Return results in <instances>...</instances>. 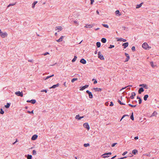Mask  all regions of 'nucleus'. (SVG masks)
<instances>
[{"instance_id":"nucleus-1","label":"nucleus","mask_w":159,"mask_h":159,"mask_svg":"<svg viewBox=\"0 0 159 159\" xmlns=\"http://www.w3.org/2000/svg\"><path fill=\"white\" fill-rule=\"evenodd\" d=\"M143 48L146 50H148L151 48L150 46H149L147 43L145 42L143 43L142 45Z\"/></svg>"},{"instance_id":"nucleus-2","label":"nucleus","mask_w":159,"mask_h":159,"mask_svg":"<svg viewBox=\"0 0 159 159\" xmlns=\"http://www.w3.org/2000/svg\"><path fill=\"white\" fill-rule=\"evenodd\" d=\"M7 35V34L6 32L3 33L0 29V36L2 38H4L6 37Z\"/></svg>"},{"instance_id":"nucleus-3","label":"nucleus","mask_w":159,"mask_h":159,"mask_svg":"<svg viewBox=\"0 0 159 159\" xmlns=\"http://www.w3.org/2000/svg\"><path fill=\"white\" fill-rule=\"evenodd\" d=\"M15 94L17 96L20 97H23V93L22 92H20V91H17L15 92Z\"/></svg>"},{"instance_id":"nucleus-4","label":"nucleus","mask_w":159,"mask_h":159,"mask_svg":"<svg viewBox=\"0 0 159 159\" xmlns=\"http://www.w3.org/2000/svg\"><path fill=\"white\" fill-rule=\"evenodd\" d=\"M98 57L101 60H104V58L103 55L101 54V52H98Z\"/></svg>"},{"instance_id":"nucleus-5","label":"nucleus","mask_w":159,"mask_h":159,"mask_svg":"<svg viewBox=\"0 0 159 159\" xmlns=\"http://www.w3.org/2000/svg\"><path fill=\"white\" fill-rule=\"evenodd\" d=\"M84 127L86 128L88 130H89L90 128V127L88 123H86L84 124L83 125Z\"/></svg>"},{"instance_id":"nucleus-6","label":"nucleus","mask_w":159,"mask_h":159,"mask_svg":"<svg viewBox=\"0 0 159 159\" xmlns=\"http://www.w3.org/2000/svg\"><path fill=\"white\" fill-rule=\"evenodd\" d=\"M86 92L88 94L89 98H93V94L89 90H87Z\"/></svg>"},{"instance_id":"nucleus-7","label":"nucleus","mask_w":159,"mask_h":159,"mask_svg":"<svg viewBox=\"0 0 159 159\" xmlns=\"http://www.w3.org/2000/svg\"><path fill=\"white\" fill-rule=\"evenodd\" d=\"M93 26L94 25L93 24H87L85 26H84V27L87 28H91L93 27Z\"/></svg>"},{"instance_id":"nucleus-8","label":"nucleus","mask_w":159,"mask_h":159,"mask_svg":"<svg viewBox=\"0 0 159 159\" xmlns=\"http://www.w3.org/2000/svg\"><path fill=\"white\" fill-rule=\"evenodd\" d=\"M26 102H30L33 104H34L36 103V101L35 99H32L30 100H28L26 101Z\"/></svg>"},{"instance_id":"nucleus-9","label":"nucleus","mask_w":159,"mask_h":159,"mask_svg":"<svg viewBox=\"0 0 159 159\" xmlns=\"http://www.w3.org/2000/svg\"><path fill=\"white\" fill-rule=\"evenodd\" d=\"M59 83H57L56 84H55L52 86V87H50L49 88L50 89H55L56 87H58L59 85Z\"/></svg>"},{"instance_id":"nucleus-10","label":"nucleus","mask_w":159,"mask_h":159,"mask_svg":"<svg viewBox=\"0 0 159 159\" xmlns=\"http://www.w3.org/2000/svg\"><path fill=\"white\" fill-rule=\"evenodd\" d=\"M38 137V136L36 134H34L32 136L31 138V140H36Z\"/></svg>"},{"instance_id":"nucleus-11","label":"nucleus","mask_w":159,"mask_h":159,"mask_svg":"<svg viewBox=\"0 0 159 159\" xmlns=\"http://www.w3.org/2000/svg\"><path fill=\"white\" fill-rule=\"evenodd\" d=\"M139 86H142L145 89H148V85L146 84H140L139 85Z\"/></svg>"},{"instance_id":"nucleus-12","label":"nucleus","mask_w":159,"mask_h":159,"mask_svg":"<svg viewBox=\"0 0 159 159\" xmlns=\"http://www.w3.org/2000/svg\"><path fill=\"white\" fill-rule=\"evenodd\" d=\"M89 85L86 84L85 85L82 87L81 88L80 87V90H83L85 89L88 88L89 87Z\"/></svg>"},{"instance_id":"nucleus-13","label":"nucleus","mask_w":159,"mask_h":159,"mask_svg":"<svg viewBox=\"0 0 159 159\" xmlns=\"http://www.w3.org/2000/svg\"><path fill=\"white\" fill-rule=\"evenodd\" d=\"M129 43L128 42H126L122 44V46H124V48H126L128 46Z\"/></svg>"},{"instance_id":"nucleus-14","label":"nucleus","mask_w":159,"mask_h":159,"mask_svg":"<svg viewBox=\"0 0 159 159\" xmlns=\"http://www.w3.org/2000/svg\"><path fill=\"white\" fill-rule=\"evenodd\" d=\"M80 63L84 64L86 63V61L84 59L82 58L80 60Z\"/></svg>"},{"instance_id":"nucleus-15","label":"nucleus","mask_w":159,"mask_h":159,"mask_svg":"<svg viewBox=\"0 0 159 159\" xmlns=\"http://www.w3.org/2000/svg\"><path fill=\"white\" fill-rule=\"evenodd\" d=\"M144 91V90L143 88L141 87L138 90V93L139 94H141L142 92H143Z\"/></svg>"},{"instance_id":"nucleus-16","label":"nucleus","mask_w":159,"mask_h":159,"mask_svg":"<svg viewBox=\"0 0 159 159\" xmlns=\"http://www.w3.org/2000/svg\"><path fill=\"white\" fill-rule=\"evenodd\" d=\"M136 95V93L134 92H133L131 93V95L130 96V98L131 99H133L134 98V97Z\"/></svg>"},{"instance_id":"nucleus-17","label":"nucleus","mask_w":159,"mask_h":159,"mask_svg":"<svg viewBox=\"0 0 159 159\" xmlns=\"http://www.w3.org/2000/svg\"><path fill=\"white\" fill-rule=\"evenodd\" d=\"M96 92H101L102 91V89L100 88H93Z\"/></svg>"},{"instance_id":"nucleus-18","label":"nucleus","mask_w":159,"mask_h":159,"mask_svg":"<svg viewBox=\"0 0 159 159\" xmlns=\"http://www.w3.org/2000/svg\"><path fill=\"white\" fill-rule=\"evenodd\" d=\"M25 157H27V159H32V156L28 154L25 155Z\"/></svg>"},{"instance_id":"nucleus-19","label":"nucleus","mask_w":159,"mask_h":159,"mask_svg":"<svg viewBox=\"0 0 159 159\" xmlns=\"http://www.w3.org/2000/svg\"><path fill=\"white\" fill-rule=\"evenodd\" d=\"M121 41L124 42H125L126 41V39H122V38H118V39H117V41Z\"/></svg>"},{"instance_id":"nucleus-20","label":"nucleus","mask_w":159,"mask_h":159,"mask_svg":"<svg viewBox=\"0 0 159 159\" xmlns=\"http://www.w3.org/2000/svg\"><path fill=\"white\" fill-rule=\"evenodd\" d=\"M157 112L156 111H154L151 115V117L156 116L157 114Z\"/></svg>"},{"instance_id":"nucleus-21","label":"nucleus","mask_w":159,"mask_h":159,"mask_svg":"<svg viewBox=\"0 0 159 159\" xmlns=\"http://www.w3.org/2000/svg\"><path fill=\"white\" fill-rule=\"evenodd\" d=\"M11 103H7L6 105H5V107L7 108H8L10 106Z\"/></svg>"},{"instance_id":"nucleus-22","label":"nucleus","mask_w":159,"mask_h":159,"mask_svg":"<svg viewBox=\"0 0 159 159\" xmlns=\"http://www.w3.org/2000/svg\"><path fill=\"white\" fill-rule=\"evenodd\" d=\"M101 41L102 43H105L106 42L107 40L105 38H102Z\"/></svg>"},{"instance_id":"nucleus-23","label":"nucleus","mask_w":159,"mask_h":159,"mask_svg":"<svg viewBox=\"0 0 159 159\" xmlns=\"http://www.w3.org/2000/svg\"><path fill=\"white\" fill-rule=\"evenodd\" d=\"M37 3V1L34 2L32 4V8H34L35 5Z\"/></svg>"},{"instance_id":"nucleus-24","label":"nucleus","mask_w":159,"mask_h":159,"mask_svg":"<svg viewBox=\"0 0 159 159\" xmlns=\"http://www.w3.org/2000/svg\"><path fill=\"white\" fill-rule=\"evenodd\" d=\"M63 36H61L60 37V38L58 40H57V41L58 42H61L62 41V39H63Z\"/></svg>"},{"instance_id":"nucleus-25","label":"nucleus","mask_w":159,"mask_h":159,"mask_svg":"<svg viewBox=\"0 0 159 159\" xmlns=\"http://www.w3.org/2000/svg\"><path fill=\"white\" fill-rule=\"evenodd\" d=\"M148 97V95L146 94V95H145L143 97V99H144V100L146 101Z\"/></svg>"},{"instance_id":"nucleus-26","label":"nucleus","mask_w":159,"mask_h":159,"mask_svg":"<svg viewBox=\"0 0 159 159\" xmlns=\"http://www.w3.org/2000/svg\"><path fill=\"white\" fill-rule=\"evenodd\" d=\"M143 4V2H142V3H141L140 4H138V5H137L136 6V8H139Z\"/></svg>"},{"instance_id":"nucleus-27","label":"nucleus","mask_w":159,"mask_h":159,"mask_svg":"<svg viewBox=\"0 0 159 159\" xmlns=\"http://www.w3.org/2000/svg\"><path fill=\"white\" fill-rule=\"evenodd\" d=\"M138 152V151L136 149H134L132 151V153L133 154L135 155Z\"/></svg>"},{"instance_id":"nucleus-28","label":"nucleus","mask_w":159,"mask_h":159,"mask_svg":"<svg viewBox=\"0 0 159 159\" xmlns=\"http://www.w3.org/2000/svg\"><path fill=\"white\" fill-rule=\"evenodd\" d=\"M108 155V154H107V153H105L102 154V156L104 158H105L109 157V156H105V155Z\"/></svg>"},{"instance_id":"nucleus-29","label":"nucleus","mask_w":159,"mask_h":159,"mask_svg":"<svg viewBox=\"0 0 159 159\" xmlns=\"http://www.w3.org/2000/svg\"><path fill=\"white\" fill-rule=\"evenodd\" d=\"M101 43L100 42H97L96 43V45L98 48H99L101 46Z\"/></svg>"},{"instance_id":"nucleus-30","label":"nucleus","mask_w":159,"mask_h":159,"mask_svg":"<svg viewBox=\"0 0 159 159\" xmlns=\"http://www.w3.org/2000/svg\"><path fill=\"white\" fill-rule=\"evenodd\" d=\"M115 14L116 15L118 14L119 16L121 15V14L120 13V11L118 10L116 11H115Z\"/></svg>"},{"instance_id":"nucleus-31","label":"nucleus","mask_w":159,"mask_h":159,"mask_svg":"<svg viewBox=\"0 0 159 159\" xmlns=\"http://www.w3.org/2000/svg\"><path fill=\"white\" fill-rule=\"evenodd\" d=\"M54 76V75L53 74L51 75H50V76H47L46 78L45 79V80L48 79L49 78H50L51 77H53Z\"/></svg>"},{"instance_id":"nucleus-32","label":"nucleus","mask_w":159,"mask_h":159,"mask_svg":"<svg viewBox=\"0 0 159 159\" xmlns=\"http://www.w3.org/2000/svg\"><path fill=\"white\" fill-rule=\"evenodd\" d=\"M129 58H130V57H129V56H127V57H126V58L125 62H126L128 61H129Z\"/></svg>"},{"instance_id":"nucleus-33","label":"nucleus","mask_w":159,"mask_h":159,"mask_svg":"<svg viewBox=\"0 0 159 159\" xmlns=\"http://www.w3.org/2000/svg\"><path fill=\"white\" fill-rule=\"evenodd\" d=\"M56 28H57V30H59L58 31V32L59 31H61L62 30V27L61 26H58V27H56Z\"/></svg>"},{"instance_id":"nucleus-34","label":"nucleus","mask_w":159,"mask_h":159,"mask_svg":"<svg viewBox=\"0 0 159 159\" xmlns=\"http://www.w3.org/2000/svg\"><path fill=\"white\" fill-rule=\"evenodd\" d=\"M102 25L105 27L106 28H108L109 26L107 24H102Z\"/></svg>"},{"instance_id":"nucleus-35","label":"nucleus","mask_w":159,"mask_h":159,"mask_svg":"<svg viewBox=\"0 0 159 159\" xmlns=\"http://www.w3.org/2000/svg\"><path fill=\"white\" fill-rule=\"evenodd\" d=\"M130 118L131 119L133 120H134V117L133 116V112H132L131 115L130 116Z\"/></svg>"},{"instance_id":"nucleus-36","label":"nucleus","mask_w":159,"mask_h":159,"mask_svg":"<svg viewBox=\"0 0 159 159\" xmlns=\"http://www.w3.org/2000/svg\"><path fill=\"white\" fill-rule=\"evenodd\" d=\"M77 57L76 56H75L74 58L72 60V62H74L75 61V60L77 58Z\"/></svg>"},{"instance_id":"nucleus-37","label":"nucleus","mask_w":159,"mask_h":159,"mask_svg":"<svg viewBox=\"0 0 159 159\" xmlns=\"http://www.w3.org/2000/svg\"><path fill=\"white\" fill-rule=\"evenodd\" d=\"M150 63V65H151V66L152 68H154V67L155 66L154 65L153 62L152 61Z\"/></svg>"},{"instance_id":"nucleus-38","label":"nucleus","mask_w":159,"mask_h":159,"mask_svg":"<svg viewBox=\"0 0 159 159\" xmlns=\"http://www.w3.org/2000/svg\"><path fill=\"white\" fill-rule=\"evenodd\" d=\"M129 86H130V87H132V85H128V86H127L126 87H123V88H122L120 90V91H121L122 90H123V89H126V88H127V87H129Z\"/></svg>"},{"instance_id":"nucleus-39","label":"nucleus","mask_w":159,"mask_h":159,"mask_svg":"<svg viewBox=\"0 0 159 159\" xmlns=\"http://www.w3.org/2000/svg\"><path fill=\"white\" fill-rule=\"evenodd\" d=\"M128 105L130 107H136V105H132V104H128Z\"/></svg>"},{"instance_id":"nucleus-40","label":"nucleus","mask_w":159,"mask_h":159,"mask_svg":"<svg viewBox=\"0 0 159 159\" xmlns=\"http://www.w3.org/2000/svg\"><path fill=\"white\" fill-rule=\"evenodd\" d=\"M74 22L76 25H79L78 22L77 21L75 20L74 21Z\"/></svg>"},{"instance_id":"nucleus-41","label":"nucleus","mask_w":159,"mask_h":159,"mask_svg":"<svg viewBox=\"0 0 159 159\" xmlns=\"http://www.w3.org/2000/svg\"><path fill=\"white\" fill-rule=\"evenodd\" d=\"M77 78H73L71 80V82L72 83L74 82L75 81L77 80Z\"/></svg>"},{"instance_id":"nucleus-42","label":"nucleus","mask_w":159,"mask_h":159,"mask_svg":"<svg viewBox=\"0 0 159 159\" xmlns=\"http://www.w3.org/2000/svg\"><path fill=\"white\" fill-rule=\"evenodd\" d=\"M33 111H34L33 110H32V111H27V112L28 113H30V114H33L34 113H33Z\"/></svg>"},{"instance_id":"nucleus-43","label":"nucleus","mask_w":159,"mask_h":159,"mask_svg":"<svg viewBox=\"0 0 159 159\" xmlns=\"http://www.w3.org/2000/svg\"><path fill=\"white\" fill-rule=\"evenodd\" d=\"M0 113L2 114H3L4 113V111H3V109L2 108H1L0 109Z\"/></svg>"},{"instance_id":"nucleus-44","label":"nucleus","mask_w":159,"mask_h":159,"mask_svg":"<svg viewBox=\"0 0 159 159\" xmlns=\"http://www.w3.org/2000/svg\"><path fill=\"white\" fill-rule=\"evenodd\" d=\"M32 153L33 155H36V152L35 150L33 151Z\"/></svg>"},{"instance_id":"nucleus-45","label":"nucleus","mask_w":159,"mask_h":159,"mask_svg":"<svg viewBox=\"0 0 159 159\" xmlns=\"http://www.w3.org/2000/svg\"><path fill=\"white\" fill-rule=\"evenodd\" d=\"M76 119H78V120H80V115L78 114L76 115L75 117Z\"/></svg>"},{"instance_id":"nucleus-46","label":"nucleus","mask_w":159,"mask_h":159,"mask_svg":"<svg viewBox=\"0 0 159 159\" xmlns=\"http://www.w3.org/2000/svg\"><path fill=\"white\" fill-rule=\"evenodd\" d=\"M129 116L128 115H124L122 116V117L121 118V119L120 121H121L122 120L125 116Z\"/></svg>"},{"instance_id":"nucleus-47","label":"nucleus","mask_w":159,"mask_h":159,"mask_svg":"<svg viewBox=\"0 0 159 159\" xmlns=\"http://www.w3.org/2000/svg\"><path fill=\"white\" fill-rule=\"evenodd\" d=\"M89 146V143H85L84 145V147H87Z\"/></svg>"},{"instance_id":"nucleus-48","label":"nucleus","mask_w":159,"mask_h":159,"mask_svg":"<svg viewBox=\"0 0 159 159\" xmlns=\"http://www.w3.org/2000/svg\"><path fill=\"white\" fill-rule=\"evenodd\" d=\"M114 45H110V46L109 47V48H114Z\"/></svg>"},{"instance_id":"nucleus-49","label":"nucleus","mask_w":159,"mask_h":159,"mask_svg":"<svg viewBox=\"0 0 159 159\" xmlns=\"http://www.w3.org/2000/svg\"><path fill=\"white\" fill-rule=\"evenodd\" d=\"M132 50V51L134 52L135 51V47L134 46H133L131 48Z\"/></svg>"},{"instance_id":"nucleus-50","label":"nucleus","mask_w":159,"mask_h":159,"mask_svg":"<svg viewBox=\"0 0 159 159\" xmlns=\"http://www.w3.org/2000/svg\"><path fill=\"white\" fill-rule=\"evenodd\" d=\"M142 99L141 98H139V104H141L142 103Z\"/></svg>"},{"instance_id":"nucleus-51","label":"nucleus","mask_w":159,"mask_h":159,"mask_svg":"<svg viewBox=\"0 0 159 159\" xmlns=\"http://www.w3.org/2000/svg\"><path fill=\"white\" fill-rule=\"evenodd\" d=\"M41 92H45V93H47V90L46 89H43L41 91Z\"/></svg>"},{"instance_id":"nucleus-52","label":"nucleus","mask_w":159,"mask_h":159,"mask_svg":"<svg viewBox=\"0 0 159 159\" xmlns=\"http://www.w3.org/2000/svg\"><path fill=\"white\" fill-rule=\"evenodd\" d=\"M15 3H13V4H10L8 6V7H9L11 6H13L15 5Z\"/></svg>"},{"instance_id":"nucleus-53","label":"nucleus","mask_w":159,"mask_h":159,"mask_svg":"<svg viewBox=\"0 0 159 159\" xmlns=\"http://www.w3.org/2000/svg\"><path fill=\"white\" fill-rule=\"evenodd\" d=\"M127 153V151H125L123 152V153L122 154V155L124 156L125 154H126Z\"/></svg>"},{"instance_id":"nucleus-54","label":"nucleus","mask_w":159,"mask_h":159,"mask_svg":"<svg viewBox=\"0 0 159 159\" xmlns=\"http://www.w3.org/2000/svg\"><path fill=\"white\" fill-rule=\"evenodd\" d=\"M113 105V102H110V106H112Z\"/></svg>"},{"instance_id":"nucleus-55","label":"nucleus","mask_w":159,"mask_h":159,"mask_svg":"<svg viewBox=\"0 0 159 159\" xmlns=\"http://www.w3.org/2000/svg\"><path fill=\"white\" fill-rule=\"evenodd\" d=\"M126 98H127V102H129L130 101V98H128L127 97H126Z\"/></svg>"},{"instance_id":"nucleus-56","label":"nucleus","mask_w":159,"mask_h":159,"mask_svg":"<svg viewBox=\"0 0 159 159\" xmlns=\"http://www.w3.org/2000/svg\"><path fill=\"white\" fill-rule=\"evenodd\" d=\"M127 157H121V158H118L117 159H124V158H127Z\"/></svg>"},{"instance_id":"nucleus-57","label":"nucleus","mask_w":159,"mask_h":159,"mask_svg":"<svg viewBox=\"0 0 159 159\" xmlns=\"http://www.w3.org/2000/svg\"><path fill=\"white\" fill-rule=\"evenodd\" d=\"M48 54H49V53L48 52H47L44 54V55L46 56Z\"/></svg>"},{"instance_id":"nucleus-58","label":"nucleus","mask_w":159,"mask_h":159,"mask_svg":"<svg viewBox=\"0 0 159 159\" xmlns=\"http://www.w3.org/2000/svg\"><path fill=\"white\" fill-rule=\"evenodd\" d=\"M90 1H91L90 4H92L94 2V0H90Z\"/></svg>"},{"instance_id":"nucleus-59","label":"nucleus","mask_w":159,"mask_h":159,"mask_svg":"<svg viewBox=\"0 0 159 159\" xmlns=\"http://www.w3.org/2000/svg\"><path fill=\"white\" fill-rule=\"evenodd\" d=\"M117 143H113L112 144V147H114L115 145Z\"/></svg>"},{"instance_id":"nucleus-60","label":"nucleus","mask_w":159,"mask_h":159,"mask_svg":"<svg viewBox=\"0 0 159 159\" xmlns=\"http://www.w3.org/2000/svg\"><path fill=\"white\" fill-rule=\"evenodd\" d=\"M97 83V81L96 80H95L94 81V82H93V84H96Z\"/></svg>"},{"instance_id":"nucleus-61","label":"nucleus","mask_w":159,"mask_h":159,"mask_svg":"<svg viewBox=\"0 0 159 159\" xmlns=\"http://www.w3.org/2000/svg\"><path fill=\"white\" fill-rule=\"evenodd\" d=\"M139 138V137L138 136H136V137H135L134 138V139H135V140H137V139H138Z\"/></svg>"},{"instance_id":"nucleus-62","label":"nucleus","mask_w":159,"mask_h":159,"mask_svg":"<svg viewBox=\"0 0 159 159\" xmlns=\"http://www.w3.org/2000/svg\"><path fill=\"white\" fill-rule=\"evenodd\" d=\"M125 54L126 57H127V56H129V55L126 53H125Z\"/></svg>"},{"instance_id":"nucleus-63","label":"nucleus","mask_w":159,"mask_h":159,"mask_svg":"<svg viewBox=\"0 0 159 159\" xmlns=\"http://www.w3.org/2000/svg\"><path fill=\"white\" fill-rule=\"evenodd\" d=\"M116 155L114 156V157H111V159H114L116 157Z\"/></svg>"},{"instance_id":"nucleus-64","label":"nucleus","mask_w":159,"mask_h":159,"mask_svg":"<svg viewBox=\"0 0 159 159\" xmlns=\"http://www.w3.org/2000/svg\"><path fill=\"white\" fill-rule=\"evenodd\" d=\"M28 61L29 62H32L33 61V60H28Z\"/></svg>"}]
</instances>
